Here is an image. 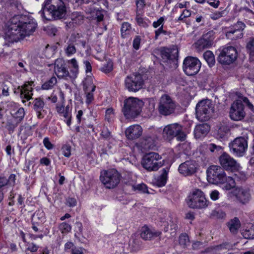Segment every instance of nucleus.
I'll return each instance as SVG.
<instances>
[{"label": "nucleus", "instance_id": "nucleus-18", "mask_svg": "<svg viewBox=\"0 0 254 254\" xmlns=\"http://www.w3.org/2000/svg\"><path fill=\"white\" fill-rule=\"evenodd\" d=\"M197 167V165L195 161L188 160L180 165L178 171L184 176H190L196 172Z\"/></svg>", "mask_w": 254, "mask_h": 254}, {"label": "nucleus", "instance_id": "nucleus-37", "mask_svg": "<svg viewBox=\"0 0 254 254\" xmlns=\"http://www.w3.org/2000/svg\"><path fill=\"white\" fill-rule=\"evenodd\" d=\"M203 57L209 66H212L215 64V60L214 55L211 51H206L203 54Z\"/></svg>", "mask_w": 254, "mask_h": 254}, {"label": "nucleus", "instance_id": "nucleus-7", "mask_svg": "<svg viewBox=\"0 0 254 254\" xmlns=\"http://www.w3.org/2000/svg\"><path fill=\"white\" fill-rule=\"evenodd\" d=\"M187 203L191 208L203 209L208 206L209 201L201 190L195 189L188 196Z\"/></svg>", "mask_w": 254, "mask_h": 254}, {"label": "nucleus", "instance_id": "nucleus-28", "mask_svg": "<svg viewBox=\"0 0 254 254\" xmlns=\"http://www.w3.org/2000/svg\"><path fill=\"white\" fill-rule=\"evenodd\" d=\"M9 105L13 106L14 108H17V110L15 108L11 110L10 113L14 118L17 120L18 122L21 121L25 115L24 109L23 108H18L17 104L14 102H10Z\"/></svg>", "mask_w": 254, "mask_h": 254}, {"label": "nucleus", "instance_id": "nucleus-41", "mask_svg": "<svg viewBox=\"0 0 254 254\" xmlns=\"http://www.w3.org/2000/svg\"><path fill=\"white\" fill-rule=\"evenodd\" d=\"M57 80L55 76L52 77L48 81L42 85V88L45 90H49L52 88L57 83Z\"/></svg>", "mask_w": 254, "mask_h": 254}, {"label": "nucleus", "instance_id": "nucleus-55", "mask_svg": "<svg viewBox=\"0 0 254 254\" xmlns=\"http://www.w3.org/2000/svg\"><path fill=\"white\" fill-rule=\"evenodd\" d=\"M191 13L189 10H184L181 15L179 17L178 21H185V19L190 16Z\"/></svg>", "mask_w": 254, "mask_h": 254}, {"label": "nucleus", "instance_id": "nucleus-53", "mask_svg": "<svg viewBox=\"0 0 254 254\" xmlns=\"http://www.w3.org/2000/svg\"><path fill=\"white\" fill-rule=\"evenodd\" d=\"M63 154L66 157H69L71 155V146L69 145H64L62 148Z\"/></svg>", "mask_w": 254, "mask_h": 254}, {"label": "nucleus", "instance_id": "nucleus-63", "mask_svg": "<svg viewBox=\"0 0 254 254\" xmlns=\"http://www.w3.org/2000/svg\"><path fill=\"white\" fill-rule=\"evenodd\" d=\"M8 184V180L4 176H0V189Z\"/></svg>", "mask_w": 254, "mask_h": 254}, {"label": "nucleus", "instance_id": "nucleus-34", "mask_svg": "<svg viewBox=\"0 0 254 254\" xmlns=\"http://www.w3.org/2000/svg\"><path fill=\"white\" fill-rule=\"evenodd\" d=\"M241 226L240 222L238 218L235 217L231 219L228 223V226L232 233L236 234Z\"/></svg>", "mask_w": 254, "mask_h": 254}, {"label": "nucleus", "instance_id": "nucleus-40", "mask_svg": "<svg viewBox=\"0 0 254 254\" xmlns=\"http://www.w3.org/2000/svg\"><path fill=\"white\" fill-rule=\"evenodd\" d=\"M131 26L128 22H124L122 24L121 29V35L123 38H126L129 34L131 30Z\"/></svg>", "mask_w": 254, "mask_h": 254}, {"label": "nucleus", "instance_id": "nucleus-42", "mask_svg": "<svg viewBox=\"0 0 254 254\" xmlns=\"http://www.w3.org/2000/svg\"><path fill=\"white\" fill-rule=\"evenodd\" d=\"M87 12L90 13L91 17L93 18H96L98 21H101L103 19V15L101 13V12L94 8L92 9H87Z\"/></svg>", "mask_w": 254, "mask_h": 254}, {"label": "nucleus", "instance_id": "nucleus-62", "mask_svg": "<svg viewBox=\"0 0 254 254\" xmlns=\"http://www.w3.org/2000/svg\"><path fill=\"white\" fill-rule=\"evenodd\" d=\"M84 249L81 247H77L74 246L73 249H72V254H83Z\"/></svg>", "mask_w": 254, "mask_h": 254}, {"label": "nucleus", "instance_id": "nucleus-23", "mask_svg": "<svg viewBox=\"0 0 254 254\" xmlns=\"http://www.w3.org/2000/svg\"><path fill=\"white\" fill-rule=\"evenodd\" d=\"M233 194L242 203L247 202L250 199V194L248 190L243 188H236L233 190Z\"/></svg>", "mask_w": 254, "mask_h": 254}, {"label": "nucleus", "instance_id": "nucleus-45", "mask_svg": "<svg viewBox=\"0 0 254 254\" xmlns=\"http://www.w3.org/2000/svg\"><path fill=\"white\" fill-rule=\"evenodd\" d=\"M115 112L112 108H108L105 112V119L109 122H111L115 117Z\"/></svg>", "mask_w": 254, "mask_h": 254}, {"label": "nucleus", "instance_id": "nucleus-6", "mask_svg": "<svg viewBox=\"0 0 254 254\" xmlns=\"http://www.w3.org/2000/svg\"><path fill=\"white\" fill-rule=\"evenodd\" d=\"M121 177L118 171L112 169L102 171L100 174V179L106 188L113 189L120 183Z\"/></svg>", "mask_w": 254, "mask_h": 254}, {"label": "nucleus", "instance_id": "nucleus-50", "mask_svg": "<svg viewBox=\"0 0 254 254\" xmlns=\"http://www.w3.org/2000/svg\"><path fill=\"white\" fill-rule=\"evenodd\" d=\"M85 93V103L87 105L90 104L94 100L93 92L91 91H84Z\"/></svg>", "mask_w": 254, "mask_h": 254}, {"label": "nucleus", "instance_id": "nucleus-2", "mask_svg": "<svg viewBox=\"0 0 254 254\" xmlns=\"http://www.w3.org/2000/svg\"><path fill=\"white\" fill-rule=\"evenodd\" d=\"M208 181L213 184L226 183L225 188L230 190L235 187V182L231 177H227L223 168L217 165L210 166L206 171Z\"/></svg>", "mask_w": 254, "mask_h": 254}, {"label": "nucleus", "instance_id": "nucleus-44", "mask_svg": "<svg viewBox=\"0 0 254 254\" xmlns=\"http://www.w3.org/2000/svg\"><path fill=\"white\" fill-rule=\"evenodd\" d=\"M141 143L145 149H150L153 146L154 142L153 139L151 137H148L144 139Z\"/></svg>", "mask_w": 254, "mask_h": 254}, {"label": "nucleus", "instance_id": "nucleus-31", "mask_svg": "<svg viewBox=\"0 0 254 254\" xmlns=\"http://www.w3.org/2000/svg\"><path fill=\"white\" fill-rule=\"evenodd\" d=\"M75 38L73 35H72L70 38L71 42H68L67 43V46L65 48V53L67 57H70L74 55L76 52V49L75 48V45L72 43V42H76V40H74Z\"/></svg>", "mask_w": 254, "mask_h": 254}, {"label": "nucleus", "instance_id": "nucleus-47", "mask_svg": "<svg viewBox=\"0 0 254 254\" xmlns=\"http://www.w3.org/2000/svg\"><path fill=\"white\" fill-rule=\"evenodd\" d=\"M244 236L246 239H254V226H252L249 229L244 232Z\"/></svg>", "mask_w": 254, "mask_h": 254}, {"label": "nucleus", "instance_id": "nucleus-60", "mask_svg": "<svg viewBox=\"0 0 254 254\" xmlns=\"http://www.w3.org/2000/svg\"><path fill=\"white\" fill-rule=\"evenodd\" d=\"M27 250L31 252H35L38 249V246L34 243H28Z\"/></svg>", "mask_w": 254, "mask_h": 254}, {"label": "nucleus", "instance_id": "nucleus-20", "mask_svg": "<svg viewBox=\"0 0 254 254\" xmlns=\"http://www.w3.org/2000/svg\"><path fill=\"white\" fill-rule=\"evenodd\" d=\"M142 133V128L138 125H133L128 127L125 131L127 139L133 140L139 137Z\"/></svg>", "mask_w": 254, "mask_h": 254}, {"label": "nucleus", "instance_id": "nucleus-4", "mask_svg": "<svg viewBox=\"0 0 254 254\" xmlns=\"http://www.w3.org/2000/svg\"><path fill=\"white\" fill-rule=\"evenodd\" d=\"M143 103L137 98L129 97L124 102L123 112L128 119L136 117L140 113Z\"/></svg>", "mask_w": 254, "mask_h": 254}, {"label": "nucleus", "instance_id": "nucleus-25", "mask_svg": "<svg viewBox=\"0 0 254 254\" xmlns=\"http://www.w3.org/2000/svg\"><path fill=\"white\" fill-rule=\"evenodd\" d=\"M210 129L207 124H199L195 126L194 129V136L196 138H200L205 136Z\"/></svg>", "mask_w": 254, "mask_h": 254}, {"label": "nucleus", "instance_id": "nucleus-30", "mask_svg": "<svg viewBox=\"0 0 254 254\" xmlns=\"http://www.w3.org/2000/svg\"><path fill=\"white\" fill-rule=\"evenodd\" d=\"M44 103L43 101L40 98H36L33 102V109L36 112L37 117L39 119H42L44 116L42 114Z\"/></svg>", "mask_w": 254, "mask_h": 254}, {"label": "nucleus", "instance_id": "nucleus-19", "mask_svg": "<svg viewBox=\"0 0 254 254\" xmlns=\"http://www.w3.org/2000/svg\"><path fill=\"white\" fill-rule=\"evenodd\" d=\"M72 106L71 103H68L66 107L61 105H57L56 110L60 116L63 117L66 120L67 125L69 127L71 124V111Z\"/></svg>", "mask_w": 254, "mask_h": 254}, {"label": "nucleus", "instance_id": "nucleus-29", "mask_svg": "<svg viewBox=\"0 0 254 254\" xmlns=\"http://www.w3.org/2000/svg\"><path fill=\"white\" fill-rule=\"evenodd\" d=\"M178 51L175 49L163 48L161 51L162 58L166 60H173L177 57Z\"/></svg>", "mask_w": 254, "mask_h": 254}, {"label": "nucleus", "instance_id": "nucleus-15", "mask_svg": "<svg viewBox=\"0 0 254 254\" xmlns=\"http://www.w3.org/2000/svg\"><path fill=\"white\" fill-rule=\"evenodd\" d=\"M219 161L223 169L232 171L239 170L240 164L228 154L223 153L219 158Z\"/></svg>", "mask_w": 254, "mask_h": 254}, {"label": "nucleus", "instance_id": "nucleus-3", "mask_svg": "<svg viewBox=\"0 0 254 254\" xmlns=\"http://www.w3.org/2000/svg\"><path fill=\"white\" fill-rule=\"evenodd\" d=\"M66 8L62 0H46L43 8V17L47 20L64 18Z\"/></svg>", "mask_w": 254, "mask_h": 254}, {"label": "nucleus", "instance_id": "nucleus-22", "mask_svg": "<svg viewBox=\"0 0 254 254\" xmlns=\"http://www.w3.org/2000/svg\"><path fill=\"white\" fill-rule=\"evenodd\" d=\"M161 233L146 226L142 227L140 230V237L144 240H151L160 236Z\"/></svg>", "mask_w": 254, "mask_h": 254}, {"label": "nucleus", "instance_id": "nucleus-14", "mask_svg": "<svg viewBox=\"0 0 254 254\" xmlns=\"http://www.w3.org/2000/svg\"><path fill=\"white\" fill-rule=\"evenodd\" d=\"M230 151L238 156L244 155L248 148V142L244 137L235 138L229 144Z\"/></svg>", "mask_w": 254, "mask_h": 254}, {"label": "nucleus", "instance_id": "nucleus-38", "mask_svg": "<svg viewBox=\"0 0 254 254\" xmlns=\"http://www.w3.org/2000/svg\"><path fill=\"white\" fill-rule=\"evenodd\" d=\"M226 36L228 39L234 40L238 38H241L243 36V33L239 30L228 31L226 33Z\"/></svg>", "mask_w": 254, "mask_h": 254}, {"label": "nucleus", "instance_id": "nucleus-11", "mask_svg": "<svg viewBox=\"0 0 254 254\" xmlns=\"http://www.w3.org/2000/svg\"><path fill=\"white\" fill-rule=\"evenodd\" d=\"M144 81L141 75L139 73H133L128 75L125 80L126 88L129 91L136 92L141 89Z\"/></svg>", "mask_w": 254, "mask_h": 254}, {"label": "nucleus", "instance_id": "nucleus-48", "mask_svg": "<svg viewBox=\"0 0 254 254\" xmlns=\"http://www.w3.org/2000/svg\"><path fill=\"white\" fill-rule=\"evenodd\" d=\"M247 48L250 56L254 58V38L248 43Z\"/></svg>", "mask_w": 254, "mask_h": 254}, {"label": "nucleus", "instance_id": "nucleus-54", "mask_svg": "<svg viewBox=\"0 0 254 254\" xmlns=\"http://www.w3.org/2000/svg\"><path fill=\"white\" fill-rule=\"evenodd\" d=\"M136 12H140L142 11L145 7V0H136Z\"/></svg>", "mask_w": 254, "mask_h": 254}, {"label": "nucleus", "instance_id": "nucleus-64", "mask_svg": "<svg viewBox=\"0 0 254 254\" xmlns=\"http://www.w3.org/2000/svg\"><path fill=\"white\" fill-rule=\"evenodd\" d=\"M155 38L156 39H157L158 38V36L161 34H166V31H165L164 30H163V25H162V26H160L157 30H156L155 31Z\"/></svg>", "mask_w": 254, "mask_h": 254}, {"label": "nucleus", "instance_id": "nucleus-13", "mask_svg": "<svg viewBox=\"0 0 254 254\" xmlns=\"http://www.w3.org/2000/svg\"><path fill=\"white\" fill-rule=\"evenodd\" d=\"M201 67L200 61L196 58L188 57L183 62V70L189 75L192 76L196 74Z\"/></svg>", "mask_w": 254, "mask_h": 254}, {"label": "nucleus", "instance_id": "nucleus-32", "mask_svg": "<svg viewBox=\"0 0 254 254\" xmlns=\"http://www.w3.org/2000/svg\"><path fill=\"white\" fill-rule=\"evenodd\" d=\"M135 21L137 24L141 27L146 28L147 27L151 21L147 18H145L142 17V13L139 12H136Z\"/></svg>", "mask_w": 254, "mask_h": 254}, {"label": "nucleus", "instance_id": "nucleus-43", "mask_svg": "<svg viewBox=\"0 0 254 254\" xmlns=\"http://www.w3.org/2000/svg\"><path fill=\"white\" fill-rule=\"evenodd\" d=\"M179 242L184 248L187 247L190 244L188 236L186 234H182L179 237Z\"/></svg>", "mask_w": 254, "mask_h": 254}, {"label": "nucleus", "instance_id": "nucleus-36", "mask_svg": "<svg viewBox=\"0 0 254 254\" xmlns=\"http://www.w3.org/2000/svg\"><path fill=\"white\" fill-rule=\"evenodd\" d=\"M229 127L225 125H223L219 128L217 136L218 138L225 140L228 136L229 132Z\"/></svg>", "mask_w": 254, "mask_h": 254}, {"label": "nucleus", "instance_id": "nucleus-12", "mask_svg": "<svg viewBox=\"0 0 254 254\" xmlns=\"http://www.w3.org/2000/svg\"><path fill=\"white\" fill-rule=\"evenodd\" d=\"M238 54L236 49L232 46L224 48L218 58V61L222 64L229 65L237 59Z\"/></svg>", "mask_w": 254, "mask_h": 254}, {"label": "nucleus", "instance_id": "nucleus-49", "mask_svg": "<svg viewBox=\"0 0 254 254\" xmlns=\"http://www.w3.org/2000/svg\"><path fill=\"white\" fill-rule=\"evenodd\" d=\"M113 64L111 61L107 62L101 68V70L105 73H109L113 70Z\"/></svg>", "mask_w": 254, "mask_h": 254}, {"label": "nucleus", "instance_id": "nucleus-24", "mask_svg": "<svg viewBox=\"0 0 254 254\" xmlns=\"http://www.w3.org/2000/svg\"><path fill=\"white\" fill-rule=\"evenodd\" d=\"M69 68V80H74L79 73V64L75 58H72L67 61Z\"/></svg>", "mask_w": 254, "mask_h": 254}, {"label": "nucleus", "instance_id": "nucleus-33", "mask_svg": "<svg viewBox=\"0 0 254 254\" xmlns=\"http://www.w3.org/2000/svg\"><path fill=\"white\" fill-rule=\"evenodd\" d=\"M96 86L93 83V79L91 76H88L83 81V90L84 91L95 90Z\"/></svg>", "mask_w": 254, "mask_h": 254}, {"label": "nucleus", "instance_id": "nucleus-9", "mask_svg": "<svg viewBox=\"0 0 254 254\" xmlns=\"http://www.w3.org/2000/svg\"><path fill=\"white\" fill-rule=\"evenodd\" d=\"M176 108V104L172 98L167 94L161 96L159 99L158 110L163 116H168L172 114Z\"/></svg>", "mask_w": 254, "mask_h": 254}, {"label": "nucleus", "instance_id": "nucleus-51", "mask_svg": "<svg viewBox=\"0 0 254 254\" xmlns=\"http://www.w3.org/2000/svg\"><path fill=\"white\" fill-rule=\"evenodd\" d=\"M224 248V245H219L216 246H212L208 247L206 249L205 252V253H210L212 252H217L218 251L221 250Z\"/></svg>", "mask_w": 254, "mask_h": 254}, {"label": "nucleus", "instance_id": "nucleus-16", "mask_svg": "<svg viewBox=\"0 0 254 254\" xmlns=\"http://www.w3.org/2000/svg\"><path fill=\"white\" fill-rule=\"evenodd\" d=\"M245 116L244 107L241 101H236L231 105L230 110V117L234 121H241Z\"/></svg>", "mask_w": 254, "mask_h": 254}, {"label": "nucleus", "instance_id": "nucleus-59", "mask_svg": "<svg viewBox=\"0 0 254 254\" xmlns=\"http://www.w3.org/2000/svg\"><path fill=\"white\" fill-rule=\"evenodd\" d=\"M43 144L45 147L48 150L52 149L53 148V145L50 141L48 137H45L43 139Z\"/></svg>", "mask_w": 254, "mask_h": 254}, {"label": "nucleus", "instance_id": "nucleus-58", "mask_svg": "<svg viewBox=\"0 0 254 254\" xmlns=\"http://www.w3.org/2000/svg\"><path fill=\"white\" fill-rule=\"evenodd\" d=\"M219 192L218 190H212L210 193V198L213 201H216L219 199Z\"/></svg>", "mask_w": 254, "mask_h": 254}, {"label": "nucleus", "instance_id": "nucleus-10", "mask_svg": "<svg viewBox=\"0 0 254 254\" xmlns=\"http://www.w3.org/2000/svg\"><path fill=\"white\" fill-rule=\"evenodd\" d=\"M160 160L161 157L158 153L150 152L144 156L142 165L145 169L148 171H156L163 165Z\"/></svg>", "mask_w": 254, "mask_h": 254}, {"label": "nucleus", "instance_id": "nucleus-35", "mask_svg": "<svg viewBox=\"0 0 254 254\" xmlns=\"http://www.w3.org/2000/svg\"><path fill=\"white\" fill-rule=\"evenodd\" d=\"M168 172V169H163L162 170V173L156 180V183L158 187H163L165 185L167 179Z\"/></svg>", "mask_w": 254, "mask_h": 254}, {"label": "nucleus", "instance_id": "nucleus-56", "mask_svg": "<svg viewBox=\"0 0 254 254\" xmlns=\"http://www.w3.org/2000/svg\"><path fill=\"white\" fill-rule=\"evenodd\" d=\"M134 189L137 190L143 193H148L147 186L144 184H138L134 186Z\"/></svg>", "mask_w": 254, "mask_h": 254}, {"label": "nucleus", "instance_id": "nucleus-46", "mask_svg": "<svg viewBox=\"0 0 254 254\" xmlns=\"http://www.w3.org/2000/svg\"><path fill=\"white\" fill-rule=\"evenodd\" d=\"M59 230L62 233H67L71 230V226L68 223L63 222L59 225Z\"/></svg>", "mask_w": 254, "mask_h": 254}, {"label": "nucleus", "instance_id": "nucleus-26", "mask_svg": "<svg viewBox=\"0 0 254 254\" xmlns=\"http://www.w3.org/2000/svg\"><path fill=\"white\" fill-rule=\"evenodd\" d=\"M214 37L212 32H209L203 35V37L198 41L197 44L203 48L210 47L213 44Z\"/></svg>", "mask_w": 254, "mask_h": 254}, {"label": "nucleus", "instance_id": "nucleus-5", "mask_svg": "<svg viewBox=\"0 0 254 254\" xmlns=\"http://www.w3.org/2000/svg\"><path fill=\"white\" fill-rule=\"evenodd\" d=\"M214 112V106L210 100H203L199 102L195 107L196 117L201 122L208 121Z\"/></svg>", "mask_w": 254, "mask_h": 254}, {"label": "nucleus", "instance_id": "nucleus-17", "mask_svg": "<svg viewBox=\"0 0 254 254\" xmlns=\"http://www.w3.org/2000/svg\"><path fill=\"white\" fill-rule=\"evenodd\" d=\"M54 72L60 78L69 79V71L68 70L65 62L63 59H57L54 64Z\"/></svg>", "mask_w": 254, "mask_h": 254}, {"label": "nucleus", "instance_id": "nucleus-61", "mask_svg": "<svg viewBox=\"0 0 254 254\" xmlns=\"http://www.w3.org/2000/svg\"><path fill=\"white\" fill-rule=\"evenodd\" d=\"M208 148L209 150L213 152L215 151H218L222 149V147L220 146L216 145L214 143H211L208 146Z\"/></svg>", "mask_w": 254, "mask_h": 254}, {"label": "nucleus", "instance_id": "nucleus-1", "mask_svg": "<svg viewBox=\"0 0 254 254\" xmlns=\"http://www.w3.org/2000/svg\"><path fill=\"white\" fill-rule=\"evenodd\" d=\"M36 27L37 23L33 19L21 15L14 16L3 29V37L5 44L9 46L23 39L31 34Z\"/></svg>", "mask_w": 254, "mask_h": 254}, {"label": "nucleus", "instance_id": "nucleus-8", "mask_svg": "<svg viewBox=\"0 0 254 254\" xmlns=\"http://www.w3.org/2000/svg\"><path fill=\"white\" fill-rule=\"evenodd\" d=\"M162 135L167 139L171 140L175 137L179 141H184L186 139V134L183 131L182 126L178 124H169L165 126L163 130Z\"/></svg>", "mask_w": 254, "mask_h": 254}, {"label": "nucleus", "instance_id": "nucleus-39", "mask_svg": "<svg viewBox=\"0 0 254 254\" xmlns=\"http://www.w3.org/2000/svg\"><path fill=\"white\" fill-rule=\"evenodd\" d=\"M210 217L214 219H223L226 217V213L221 209H214L211 211Z\"/></svg>", "mask_w": 254, "mask_h": 254}, {"label": "nucleus", "instance_id": "nucleus-52", "mask_svg": "<svg viewBox=\"0 0 254 254\" xmlns=\"http://www.w3.org/2000/svg\"><path fill=\"white\" fill-rule=\"evenodd\" d=\"M245 25L244 23L238 21L236 24L233 26L229 31H240L241 32L244 29Z\"/></svg>", "mask_w": 254, "mask_h": 254}, {"label": "nucleus", "instance_id": "nucleus-57", "mask_svg": "<svg viewBox=\"0 0 254 254\" xmlns=\"http://www.w3.org/2000/svg\"><path fill=\"white\" fill-rule=\"evenodd\" d=\"M165 19L163 17H160L157 21H154L152 26L154 28H156L159 26L163 25Z\"/></svg>", "mask_w": 254, "mask_h": 254}, {"label": "nucleus", "instance_id": "nucleus-27", "mask_svg": "<svg viewBox=\"0 0 254 254\" xmlns=\"http://www.w3.org/2000/svg\"><path fill=\"white\" fill-rule=\"evenodd\" d=\"M167 222L164 224V231L166 232L170 231V233L174 236L178 229L177 221L169 217L167 218Z\"/></svg>", "mask_w": 254, "mask_h": 254}, {"label": "nucleus", "instance_id": "nucleus-21", "mask_svg": "<svg viewBox=\"0 0 254 254\" xmlns=\"http://www.w3.org/2000/svg\"><path fill=\"white\" fill-rule=\"evenodd\" d=\"M33 82L30 81L28 82H26L24 84H23L21 87H19L18 89H20V95L21 98L23 99L22 102L24 103L25 102L23 100V99H25L26 100H29L33 95L32 90H33Z\"/></svg>", "mask_w": 254, "mask_h": 254}]
</instances>
